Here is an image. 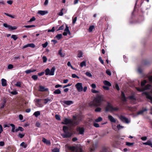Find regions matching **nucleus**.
Listing matches in <instances>:
<instances>
[{
	"mask_svg": "<svg viewBox=\"0 0 152 152\" xmlns=\"http://www.w3.org/2000/svg\"><path fill=\"white\" fill-rule=\"evenodd\" d=\"M106 73L109 76H110L111 75V72L110 70H106Z\"/></svg>",
	"mask_w": 152,
	"mask_h": 152,
	"instance_id": "obj_62",
	"label": "nucleus"
},
{
	"mask_svg": "<svg viewBox=\"0 0 152 152\" xmlns=\"http://www.w3.org/2000/svg\"><path fill=\"white\" fill-rule=\"evenodd\" d=\"M10 125L12 127V129L11 130L12 132H14V130L15 129V125L12 124H10Z\"/></svg>",
	"mask_w": 152,
	"mask_h": 152,
	"instance_id": "obj_28",
	"label": "nucleus"
},
{
	"mask_svg": "<svg viewBox=\"0 0 152 152\" xmlns=\"http://www.w3.org/2000/svg\"><path fill=\"white\" fill-rule=\"evenodd\" d=\"M25 144V143L24 142H22L20 144V145L21 146H23L24 148H25L26 147L27 145H24Z\"/></svg>",
	"mask_w": 152,
	"mask_h": 152,
	"instance_id": "obj_56",
	"label": "nucleus"
},
{
	"mask_svg": "<svg viewBox=\"0 0 152 152\" xmlns=\"http://www.w3.org/2000/svg\"><path fill=\"white\" fill-rule=\"evenodd\" d=\"M43 61L44 62H46L47 61V58L45 56H43L42 57Z\"/></svg>",
	"mask_w": 152,
	"mask_h": 152,
	"instance_id": "obj_57",
	"label": "nucleus"
},
{
	"mask_svg": "<svg viewBox=\"0 0 152 152\" xmlns=\"http://www.w3.org/2000/svg\"><path fill=\"white\" fill-rule=\"evenodd\" d=\"M72 77H73V78H76V77L77 78H79V77L75 74H72Z\"/></svg>",
	"mask_w": 152,
	"mask_h": 152,
	"instance_id": "obj_60",
	"label": "nucleus"
},
{
	"mask_svg": "<svg viewBox=\"0 0 152 152\" xmlns=\"http://www.w3.org/2000/svg\"><path fill=\"white\" fill-rule=\"evenodd\" d=\"M32 78L34 80H36L38 78V76L36 75H34L32 76Z\"/></svg>",
	"mask_w": 152,
	"mask_h": 152,
	"instance_id": "obj_45",
	"label": "nucleus"
},
{
	"mask_svg": "<svg viewBox=\"0 0 152 152\" xmlns=\"http://www.w3.org/2000/svg\"><path fill=\"white\" fill-rule=\"evenodd\" d=\"M85 74L87 76L90 77H91L92 76V74L89 72H86L85 73Z\"/></svg>",
	"mask_w": 152,
	"mask_h": 152,
	"instance_id": "obj_31",
	"label": "nucleus"
},
{
	"mask_svg": "<svg viewBox=\"0 0 152 152\" xmlns=\"http://www.w3.org/2000/svg\"><path fill=\"white\" fill-rule=\"evenodd\" d=\"M40 115V113L39 111H37L35 112L33 115H34L36 117H37L39 115Z\"/></svg>",
	"mask_w": 152,
	"mask_h": 152,
	"instance_id": "obj_26",
	"label": "nucleus"
},
{
	"mask_svg": "<svg viewBox=\"0 0 152 152\" xmlns=\"http://www.w3.org/2000/svg\"><path fill=\"white\" fill-rule=\"evenodd\" d=\"M141 139L142 140L145 141L147 140V137L146 136H144V137H141Z\"/></svg>",
	"mask_w": 152,
	"mask_h": 152,
	"instance_id": "obj_64",
	"label": "nucleus"
},
{
	"mask_svg": "<svg viewBox=\"0 0 152 152\" xmlns=\"http://www.w3.org/2000/svg\"><path fill=\"white\" fill-rule=\"evenodd\" d=\"M28 45H29V47H30L32 48H34L35 47V45L33 43L28 44Z\"/></svg>",
	"mask_w": 152,
	"mask_h": 152,
	"instance_id": "obj_51",
	"label": "nucleus"
},
{
	"mask_svg": "<svg viewBox=\"0 0 152 152\" xmlns=\"http://www.w3.org/2000/svg\"><path fill=\"white\" fill-rule=\"evenodd\" d=\"M77 20V17H75L74 18H72V23L73 24H74L75 23V22Z\"/></svg>",
	"mask_w": 152,
	"mask_h": 152,
	"instance_id": "obj_49",
	"label": "nucleus"
},
{
	"mask_svg": "<svg viewBox=\"0 0 152 152\" xmlns=\"http://www.w3.org/2000/svg\"><path fill=\"white\" fill-rule=\"evenodd\" d=\"M59 149L57 148H55L52 150V152H59Z\"/></svg>",
	"mask_w": 152,
	"mask_h": 152,
	"instance_id": "obj_42",
	"label": "nucleus"
},
{
	"mask_svg": "<svg viewBox=\"0 0 152 152\" xmlns=\"http://www.w3.org/2000/svg\"><path fill=\"white\" fill-rule=\"evenodd\" d=\"M13 65L12 64H10L8 66V68L9 69H11L13 68Z\"/></svg>",
	"mask_w": 152,
	"mask_h": 152,
	"instance_id": "obj_54",
	"label": "nucleus"
},
{
	"mask_svg": "<svg viewBox=\"0 0 152 152\" xmlns=\"http://www.w3.org/2000/svg\"><path fill=\"white\" fill-rule=\"evenodd\" d=\"M102 117H99L97 119H96L95 121L96 122H99L102 121Z\"/></svg>",
	"mask_w": 152,
	"mask_h": 152,
	"instance_id": "obj_34",
	"label": "nucleus"
},
{
	"mask_svg": "<svg viewBox=\"0 0 152 152\" xmlns=\"http://www.w3.org/2000/svg\"><path fill=\"white\" fill-rule=\"evenodd\" d=\"M121 96L122 100H123L124 101H126V98L125 96V95L124 93L123 92H121Z\"/></svg>",
	"mask_w": 152,
	"mask_h": 152,
	"instance_id": "obj_22",
	"label": "nucleus"
},
{
	"mask_svg": "<svg viewBox=\"0 0 152 152\" xmlns=\"http://www.w3.org/2000/svg\"><path fill=\"white\" fill-rule=\"evenodd\" d=\"M147 109L146 108H145L144 109H142V110H140L137 113L138 115H140L141 114H142V113L145 111H147Z\"/></svg>",
	"mask_w": 152,
	"mask_h": 152,
	"instance_id": "obj_27",
	"label": "nucleus"
},
{
	"mask_svg": "<svg viewBox=\"0 0 152 152\" xmlns=\"http://www.w3.org/2000/svg\"><path fill=\"white\" fill-rule=\"evenodd\" d=\"M86 66V61H83L80 64V66L81 67H83V66Z\"/></svg>",
	"mask_w": 152,
	"mask_h": 152,
	"instance_id": "obj_30",
	"label": "nucleus"
},
{
	"mask_svg": "<svg viewBox=\"0 0 152 152\" xmlns=\"http://www.w3.org/2000/svg\"><path fill=\"white\" fill-rule=\"evenodd\" d=\"M61 91L59 89H57L53 92V94H59L61 93Z\"/></svg>",
	"mask_w": 152,
	"mask_h": 152,
	"instance_id": "obj_21",
	"label": "nucleus"
},
{
	"mask_svg": "<svg viewBox=\"0 0 152 152\" xmlns=\"http://www.w3.org/2000/svg\"><path fill=\"white\" fill-rule=\"evenodd\" d=\"M117 127L118 129L119 130L121 129H122L124 127L123 126H121L120 124L118 125Z\"/></svg>",
	"mask_w": 152,
	"mask_h": 152,
	"instance_id": "obj_53",
	"label": "nucleus"
},
{
	"mask_svg": "<svg viewBox=\"0 0 152 152\" xmlns=\"http://www.w3.org/2000/svg\"><path fill=\"white\" fill-rule=\"evenodd\" d=\"M39 91L42 92L47 91H48V88H45L43 86H39Z\"/></svg>",
	"mask_w": 152,
	"mask_h": 152,
	"instance_id": "obj_15",
	"label": "nucleus"
},
{
	"mask_svg": "<svg viewBox=\"0 0 152 152\" xmlns=\"http://www.w3.org/2000/svg\"><path fill=\"white\" fill-rule=\"evenodd\" d=\"M55 116L56 119L59 121L61 120L60 117L59 115L56 114Z\"/></svg>",
	"mask_w": 152,
	"mask_h": 152,
	"instance_id": "obj_47",
	"label": "nucleus"
},
{
	"mask_svg": "<svg viewBox=\"0 0 152 152\" xmlns=\"http://www.w3.org/2000/svg\"><path fill=\"white\" fill-rule=\"evenodd\" d=\"M102 109L99 107H97L95 110V111L96 112H100L101 111Z\"/></svg>",
	"mask_w": 152,
	"mask_h": 152,
	"instance_id": "obj_46",
	"label": "nucleus"
},
{
	"mask_svg": "<svg viewBox=\"0 0 152 152\" xmlns=\"http://www.w3.org/2000/svg\"><path fill=\"white\" fill-rule=\"evenodd\" d=\"M77 131L78 132L79 134H83L85 132V129L83 127H78L77 129Z\"/></svg>",
	"mask_w": 152,
	"mask_h": 152,
	"instance_id": "obj_10",
	"label": "nucleus"
},
{
	"mask_svg": "<svg viewBox=\"0 0 152 152\" xmlns=\"http://www.w3.org/2000/svg\"><path fill=\"white\" fill-rule=\"evenodd\" d=\"M42 141L45 143L47 145H50V141L46 139L45 138H43L42 140Z\"/></svg>",
	"mask_w": 152,
	"mask_h": 152,
	"instance_id": "obj_19",
	"label": "nucleus"
},
{
	"mask_svg": "<svg viewBox=\"0 0 152 152\" xmlns=\"http://www.w3.org/2000/svg\"><path fill=\"white\" fill-rule=\"evenodd\" d=\"M99 60L100 62L102 64H104V62L103 60L102 59V58L101 57H99Z\"/></svg>",
	"mask_w": 152,
	"mask_h": 152,
	"instance_id": "obj_55",
	"label": "nucleus"
},
{
	"mask_svg": "<svg viewBox=\"0 0 152 152\" xmlns=\"http://www.w3.org/2000/svg\"><path fill=\"white\" fill-rule=\"evenodd\" d=\"M94 26L93 25H92V26H91L89 28V29H88V31L89 32H91L94 29Z\"/></svg>",
	"mask_w": 152,
	"mask_h": 152,
	"instance_id": "obj_36",
	"label": "nucleus"
},
{
	"mask_svg": "<svg viewBox=\"0 0 152 152\" xmlns=\"http://www.w3.org/2000/svg\"><path fill=\"white\" fill-rule=\"evenodd\" d=\"M24 27L28 28H32L33 27H35V26L34 25H28V26H24Z\"/></svg>",
	"mask_w": 152,
	"mask_h": 152,
	"instance_id": "obj_44",
	"label": "nucleus"
},
{
	"mask_svg": "<svg viewBox=\"0 0 152 152\" xmlns=\"http://www.w3.org/2000/svg\"><path fill=\"white\" fill-rule=\"evenodd\" d=\"M104 84L106 86H111V84L110 82L107 80H105L103 81Z\"/></svg>",
	"mask_w": 152,
	"mask_h": 152,
	"instance_id": "obj_24",
	"label": "nucleus"
},
{
	"mask_svg": "<svg viewBox=\"0 0 152 152\" xmlns=\"http://www.w3.org/2000/svg\"><path fill=\"white\" fill-rule=\"evenodd\" d=\"M25 135V134H21L19 133L18 135V137L20 138H22Z\"/></svg>",
	"mask_w": 152,
	"mask_h": 152,
	"instance_id": "obj_41",
	"label": "nucleus"
},
{
	"mask_svg": "<svg viewBox=\"0 0 152 152\" xmlns=\"http://www.w3.org/2000/svg\"><path fill=\"white\" fill-rule=\"evenodd\" d=\"M75 86L78 92H81L83 91L82 83H78L75 85Z\"/></svg>",
	"mask_w": 152,
	"mask_h": 152,
	"instance_id": "obj_7",
	"label": "nucleus"
},
{
	"mask_svg": "<svg viewBox=\"0 0 152 152\" xmlns=\"http://www.w3.org/2000/svg\"><path fill=\"white\" fill-rule=\"evenodd\" d=\"M10 125L12 127V129L11 130L12 132H14V130L15 129V125L12 124H10Z\"/></svg>",
	"mask_w": 152,
	"mask_h": 152,
	"instance_id": "obj_29",
	"label": "nucleus"
},
{
	"mask_svg": "<svg viewBox=\"0 0 152 152\" xmlns=\"http://www.w3.org/2000/svg\"><path fill=\"white\" fill-rule=\"evenodd\" d=\"M68 148L69 150L74 152H83L82 149L80 147L69 146L68 147Z\"/></svg>",
	"mask_w": 152,
	"mask_h": 152,
	"instance_id": "obj_5",
	"label": "nucleus"
},
{
	"mask_svg": "<svg viewBox=\"0 0 152 152\" xmlns=\"http://www.w3.org/2000/svg\"><path fill=\"white\" fill-rule=\"evenodd\" d=\"M128 98L130 99H134L135 100L136 99L135 98L134 95H131L128 97Z\"/></svg>",
	"mask_w": 152,
	"mask_h": 152,
	"instance_id": "obj_48",
	"label": "nucleus"
},
{
	"mask_svg": "<svg viewBox=\"0 0 152 152\" xmlns=\"http://www.w3.org/2000/svg\"><path fill=\"white\" fill-rule=\"evenodd\" d=\"M53 99V96L51 95H50V96L49 97H48L44 99V104H46L48 102H52Z\"/></svg>",
	"mask_w": 152,
	"mask_h": 152,
	"instance_id": "obj_9",
	"label": "nucleus"
},
{
	"mask_svg": "<svg viewBox=\"0 0 152 152\" xmlns=\"http://www.w3.org/2000/svg\"><path fill=\"white\" fill-rule=\"evenodd\" d=\"M61 102L62 104H65L68 105L72 104L74 103L71 100H63L61 101Z\"/></svg>",
	"mask_w": 152,
	"mask_h": 152,
	"instance_id": "obj_11",
	"label": "nucleus"
},
{
	"mask_svg": "<svg viewBox=\"0 0 152 152\" xmlns=\"http://www.w3.org/2000/svg\"><path fill=\"white\" fill-rule=\"evenodd\" d=\"M4 13L5 15H6L7 16H8L12 18H15V16L14 15H10L8 13H6L5 12H4Z\"/></svg>",
	"mask_w": 152,
	"mask_h": 152,
	"instance_id": "obj_32",
	"label": "nucleus"
},
{
	"mask_svg": "<svg viewBox=\"0 0 152 152\" xmlns=\"http://www.w3.org/2000/svg\"><path fill=\"white\" fill-rule=\"evenodd\" d=\"M63 130L64 133H65L68 131V128L66 126H64L63 127Z\"/></svg>",
	"mask_w": 152,
	"mask_h": 152,
	"instance_id": "obj_33",
	"label": "nucleus"
},
{
	"mask_svg": "<svg viewBox=\"0 0 152 152\" xmlns=\"http://www.w3.org/2000/svg\"><path fill=\"white\" fill-rule=\"evenodd\" d=\"M120 118L123 122L127 124L129 123L130 122L127 118L122 115L120 116Z\"/></svg>",
	"mask_w": 152,
	"mask_h": 152,
	"instance_id": "obj_13",
	"label": "nucleus"
},
{
	"mask_svg": "<svg viewBox=\"0 0 152 152\" xmlns=\"http://www.w3.org/2000/svg\"><path fill=\"white\" fill-rule=\"evenodd\" d=\"M48 42H46L45 43L42 44V45L44 48H45L48 45Z\"/></svg>",
	"mask_w": 152,
	"mask_h": 152,
	"instance_id": "obj_43",
	"label": "nucleus"
},
{
	"mask_svg": "<svg viewBox=\"0 0 152 152\" xmlns=\"http://www.w3.org/2000/svg\"><path fill=\"white\" fill-rule=\"evenodd\" d=\"M1 85L3 86H5L7 85V81L6 80L3 78L1 80Z\"/></svg>",
	"mask_w": 152,
	"mask_h": 152,
	"instance_id": "obj_20",
	"label": "nucleus"
},
{
	"mask_svg": "<svg viewBox=\"0 0 152 152\" xmlns=\"http://www.w3.org/2000/svg\"><path fill=\"white\" fill-rule=\"evenodd\" d=\"M83 54V53L81 51H79L77 55V56L79 58H81L82 57Z\"/></svg>",
	"mask_w": 152,
	"mask_h": 152,
	"instance_id": "obj_40",
	"label": "nucleus"
},
{
	"mask_svg": "<svg viewBox=\"0 0 152 152\" xmlns=\"http://www.w3.org/2000/svg\"><path fill=\"white\" fill-rule=\"evenodd\" d=\"M3 26L4 27H5L6 28H8L10 29H11L12 30H15L17 28V27L15 26H14L12 27L11 26L9 25H7L6 23H4L3 24Z\"/></svg>",
	"mask_w": 152,
	"mask_h": 152,
	"instance_id": "obj_12",
	"label": "nucleus"
},
{
	"mask_svg": "<svg viewBox=\"0 0 152 152\" xmlns=\"http://www.w3.org/2000/svg\"><path fill=\"white\" fill-rule=\"evenodd\" d=\"M11 93L13 95H16L18 94V92L16 91L13 90L11 92Z\"/></svg>",
	"mask_w": 152,
	"mask_h": 152,
	"instance_id": "obj_52",
	"label": "nucleus"
},
{
	"mask_svg": "<svg viewBox=\"0 0 152 152\" xmlns=\"http://www.w3.org/2000/svg\"><path fill=\"white\" fill-rule=\"evenodd\" d=\"M62 37V35L61 34H58L56 36V37L58 39H60Z\"/></svg>",
	"mask_w": 152,
	"mask_h": 152,
	"instance_id": "obj_35",
	"label": "nucleus"
},
{
	"mask_svg": "<svg viewBox=\"0 0 152 152\" xmlns=\"http://www.w3.org/2000/svg\"><path fill=\"white\" fill-rule=\"evenodd\" d=\"M58 54L62 57H63L64 56V55H62V50H59Z\"/></svg>",
	"mask_w": 152,
	"mask_h": 152,
	"instance_id": "obj_59",
	"label": "nucleus"
},
{
	"mask_svg": "<svg viewBox=\"0 0 152 152\" xmlns=\"http://www.w3.org/2000/svg\"><path fill=\"white\" fill-rule=\"evenodd\" d=\"M36 20L35 18L34 17H33L32 18L30 19V20L28 21V22H31L34 21Z\"/></svg>",
	"mask_w": 152,
	"mask_h": 152,
	"instance_id": "obj_50",
	"label": "nucleus"
},
{
	"mask_svg": "<svg viewBox=\"0 0 152 152\" xmlns=\"http://www.w3.org/2000/svg\"><path fill=\"white\" fill-rule=\"evenodd\" d=\"M79 121H77L75 119L72 120L65 118L63 121L61 122V123L62 124L66 125L69 124L71 125H77L79 124Z\"/></svg>",
	"mask_w": 152,
	"mask_h": 152,
	"instance_id": "obj_2",
	"label": "nucleus"
},
{
	"mask_svg": "<svg viewBox=\"0 0 152 152\" xmlns=\"http://www.w3.org/2000/svg\"><path fill=\"white\" fill-rule=\"evenodd\" d=\"M143 94H145L147 98L151 100V102L152 104V96L147 92H144L143 93Z\"/></svg>",
	"mask_w": 152,
	"mask_h": 152,
	"instance_id": "obj_14",
	"label": "nucleus"
},
{
	"mask_svg": "<svg viewBox=\"0 0 152 152\" xmlns=\"http://www.w3.org/2000/svg\"><path fill=\"white\" fill-rule=\"evenodd\" d=\"M142 144L143 145L150 146L152 148V143L151 141L150 140H148L146 142H143Z\"/></svg>",
	"mask_w": 152,
	"mask_h": 152,
	"instance_id": "obj_18",
	"label": "nucleus"
},
{
	"mask_svg": "<svg viewBox=\"0 0 152 152\" xmlns=\"http://www.w3.org/2000/svg\"><path fill=\"white\" fill-rule=\"evenodd\" d=\"M94 126L96 127H98L99 126V124L97 123H94Z\"/></svg>",
	"mask_w": 152,
	"mask_h": 152,
	"instance_id": "obj_61",
	"label": "nucleus"
},
{
	"mask_svg": "<svg viewBox=\"0 0 152 152\" xmlns=\"http://www.w3.org/2000/svg\"><path fill=\"white\" fill-rule=\"evenodd\" d=\"M11 38L13 39L14 40H16L18 39V37L16 35H12Z\"/></svg>",
	"mask_w": 152,
	"mask_h": 152,
	"instance_id": "obj_38",
	"label": "nucleus"
},
{
	"mask_svg": "<svg viewBox=\"0 0 152 152\" xmlns=\"http://www.w3.org/2000/svg\"><path fill=\"white\" fill-rule=\"evenodd\" d=\"M151 86L150 84H148L146 85L144 87L142 88H136L137 90L140 91H142L146 90L149 89L151 88Z\"/></svg>",
	"mask_w": 152,
	"mask_h": 152,
	"instance_id": "obj_6",
	"label": "nucleus"
},
{
	"mask_svg": "<svg viewBox=\"0 0 152 152\" xmlns=\"http://www.w3.org/2000/svg\"><path fill=\"white\" fill-rule=\"evenodd\" d=\"M91 92L93 93H97L99 92V91L95 90L92 89L91 90Z\"/></svg>",
	"mask_w": 152,
	"mask_h": 152,
	"instance_id": "obj_63",
	"label": "nucleus"
},
{
	"mask_svg": "<svg viewBox=\"0 0 152 152\" xmlns=\"http://www.w3.org/2000/svg\"><path fill=\"white\" fill-rule=\"evenodd\" d=\"M16 86L18 87H21V83L20 82H17L15 84Z\"/></svg>",
	"mask_w": 152,
	"mask_h": 152,
	"instance_id": "obj_58",
	"label": "nucleus"
},
{
	"mask_svg": "<svg viewBox=\"0 0 152 152\" xmlns=\"http://www.w3.org/2000/svg\"><path fill=\"white\" fill-rule=\"evenodd\" d=\"M147 81L145 80H144L143 81H142L141 82V86L142 87L144 86L145 84L146 83Z\"/></svg>",
	"mask_w": 152,
	"mask_h": 152,
	"instance_id": "obj_39",
	"label": "nucleus"
},
{
	"mask_svg": "<svg viewBox=\"0 0 152 152\" xmlns=\"http://www.w3.org/2000/svg\"><path fill=\"white\" fill-rule=\"evenodd\" d=\"M6 100L5 99H4L3 100V102L1 103V108L2 109L4 108V105H5V104L6 103Z\"/></svg>",
	"mask_w": 152,
	"mask_h": 152,
	"instance_id": "obj_23",
	"label": "nucleus"
},
{
	"mask_svg": "<svg viewBox=\"0 0 152 152\" xmlns=\"http://www.w3.org/2000/svg\"><path fill=\"white\" fill-rule=\"evenodd\" d=\"M108 118L109 120L111 122L115 123L116 122V119L112 115H108Z\"/></svg>",
	"mask_w": 152,
	"mask_h": 152,
	"instance_id": "obj_17",
	"label": "nucleus"
},
{
	"mask_svg": "<svg viewBox=\"0 0 152 152\" xmlns=\"http://www.w3.org/2000/svg\"><path fill=\"white\" fill-rule=\"evenodd\" d=\"M103 101L102 96L99 95L94 99L93 101L90 103L89 105L91 107L99 106L102 104V103Z\"/></svg>",
	"mask_w": 152,
	"mask_h": 152,
	"instance_id": "obj_1",
	"label": "nucleus"
},
{
	"mask_svg": "<svg viewBox=\"0 0 152 152\" xmlns=\"http://www.w3.org/2000/svg\"><path fill=\"white\" fill-rule=\"evenodd\" d=\"M118 108L117 107H114L108 102L107 104L105 107V111L113 112L117 111L118 110Z\"/></svg>",
	"mask_w": 152,
	"mask_h": 152,
	"instance_id": "obj_3",
	"label": "nucleus"
},
{
	"mask_svg": "<svg viewBox=\"0 0 152 152\" xmlns=\"http://www.w3.org/2000/svg\"><path fill=\"white\" fill-rule=\"evenodd\" d=\"M126 144L127 146H133L134 144V143H131L128 142H126Z\"/></svg>",
	"mask_w": 152,
	"mask_h": 152,
	"instance_id": "obj_37",
	"label": "nucleus"
},
{
	"mask_svg": "<svg viewBox=\"0 0 152 152\" xmlns=\"http://www.w3.org/2000/svg\"><path fill=\"white\" fill-rule=\"evenodd\" d=\"M72 135V134L69 132L64 133L61 134V136L64 138L70 137Z\"/></svg>",
	"mask_w": 152,
	"mask_h": 152,
	"instance_id": "obj_8",
	"label": "nucleus"
},
{
	"mask_svg": "<svg viewBox=\"0 0 152 152\" xmlns=\"http://www.w3.org/2000/svg\"><path fill=\"white\" fill-rule=\"evenodd\" d=\"M37 13L41 15H44L48 14V12L46 10H39L38 11Z\"/></svg>",
	"mask_w": 152,
	"mask_h": 152,
	"instance_id": "obj_16",
	"label": "nucleus"
},
{
	"mask_svg": "<svg viewBox=\"0 0 152 152\" xmlns=\"http://www.w3.org/2000/svg\"><path fill=\"white\" fill-rule=\"evenodd\" d=\"M56 68L55 66H53L52 67L50 70L49 68H47L45 70V75H49L50 76L53 75L54 74V72Z\"/></svg>",
	"mask_w": 152,
	"mask_h": 152,
	"instance_id": "obj_4",
	"label": "nucleus"
},
{
	"mask_svg": "<svg viewBox=\"0 0 152 152\" xmlns=\"http://www.w3.org/2000/svg\"><path fill=\"white\" fill-rule=\"evenodd\" d=\"M36 70L35 69V70H31V69H28L27 70H26L25 71V72L27 74H29L31 72H35L36 71Z\"/></svg>",
	"mask_w": 152,
	"mask_h": 152,
	"instance_id": "obj_25",
	"label": "nucleus"
}]
</instances>
